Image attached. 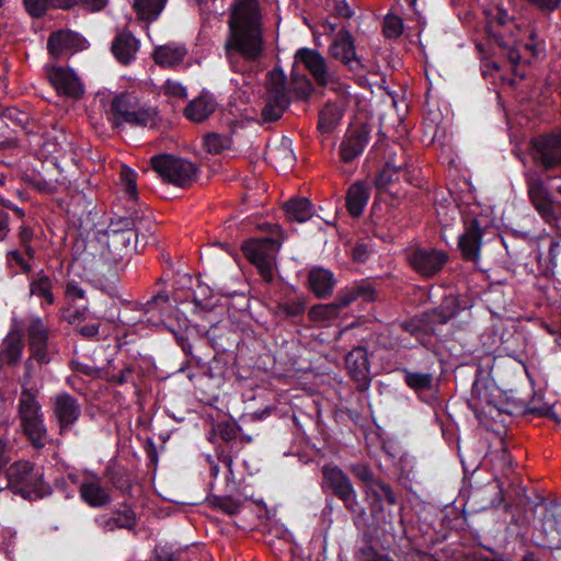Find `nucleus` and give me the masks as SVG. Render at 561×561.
I'll return each mask as SVG.
<instances>
[{"label": "nucleus", "mask_w": 561, "mask_h": 561, "mask_svg": "<svg viewBox=\"0 0 561 561\" xmlns=\"http://www.w3.org/2000/svg\"><path fill=\"white\" fill-rule=\"evenodd\" d=\"M225 51L237 69L239 59L253 64L264 55L262 14L257 0H234L228 21Z\"/></svg>", "instance_id": "nucleus-1"}, {"label": "nucleus", "mask_w": 561, "mask_h": 561, "mask_svg": "<svg viewBox=\"0 0 561 561\" xmlns=\"http://www.w3.org/2000/svg\"><path fill=\"white\" fill-rule=\"evenodd\" d=\"M153 234V222L150 215L140 210H134L129 216L118 217L112 220L106 230V248L110 259L118 263L134 251H139L148 242V237Z\"/></svg>", "instance_id": "nucleus-2"}, {"label": "nucleus", "mask_w": 561, "mask_h": 561, "mask_svg": "<svg viewBox=\"0 0 561 561\" xmlns=\"http://www.w3.org/2000/svg\"><path fill=\"white\" fill-rule=\"evenodd\" d=\"M16 417L21 432L30 445L34 449H43L49 442L48 428L42 405L32 390H21Z\"/></svg>", "instance_id": "nucleus-3"}, {"label": "nucleus", "mask_w": 561, "mask_h": 561, "mask_svg": "<svg viewBox=\"0 0 561 561\" xmlns=\"http://www.w3.org/2000/svg\"><path fill=\"white\" fill-rule=\"evenodd\" d=\"M528 198L541 219L554 225L561 217V203L553 198L542 173L535 169L524 172Z\"/></svg>", "instance_id": "nucleus-4"}, {"label": "nucleus", "mask_w": 561, "mask_h": 561, "mask_svg": "<svg viewBox=\"0 0 561 561\" xmlns=\"http://www.w3.org/2000/svg\"><path fill=\"white\" fill-rule=\"evenodd\" d=\"M502 394L499 387L490 376V371L481 368L477 369L476 378L471 388L468 404L477 417H494L493 412H500Z\"/></svg>", "instance_id": "nucleus-5"}, {"label": "nucleus", "mask_w": 561, "mask_h": 561, "mask_svg": "<svg viewBox=\"0 0 561 561\" xmlns=\"http://www.w3.org/2000/svg\"><path fill=\"white\" fill-rule=\"evenodd\" d=\"M291 103V90L282 69L274 68L266 76L265 105L262 118L265 122L279 119Z\"/></svg>", "instance_id": "nucleus-6"}, {"label": "nucleus", "mask_w": 561, "mask_h": 561, "mask_svg": "<svg viewBox=\"0 0 561 561\" xmlns=\"http://www.w3.org/2000/svg\"><path fill=\"white\" fill-rule=\"evenodd\" d=\"M151 165L164 182L179 187H187L198 178L196 164L172 154L153 156Z\"/></svg>", "instance_id": "nucleus-7"}, {"label": "nucleus", "mask_w": 561, "mask_h": 561, "mask_svg": "<svg viewBox=\"0 0 561 561\" xmlns=\"http://www.w3.org/2000/svg\"><path fill=\"white\" fill-rule=\"evenodd\" d=\"M295 60L304 65L317 85L344 92V84L340 81L336 70L318 50L300 48L295 54Z\"/></svg>", "instance_id": "nucleus-8"}, {"label": "nucleus", "mask_w": 561, "mask_h": 561, "mask_svg": "<svg viewBox=\"0 0 561 561\" xmlns=\"http://www.w3.org/2000/svg\"><path fill=\"white\" fill-rule=\"evenodd\" d=\"M111 115L115 125L123 123L131 126H147L154 122L157 113L153 108L140 104L134 93H121L111 102Z\"/></svg>", "instance_id": "nucleus-9"}, {"label": "nucleus", "mask_w": 561, "mask_h": 561, "mask_svg": "<svg viewBox=\"0 0 561 561\" xmlns=\"http://www.w3.org/2000/svg\"><path fill=\"white\" fill-rule=\"evenodd\" d=\"M279 238L264 237L248 240L242 245L247 259L253 263L265 283L273 280L276 254L280 248Z\"/></svg>", "instance_id": "nucleus-10"}, {"label": "nucleus", "mask_w": 561, "mask_h": 561, "mask_svg": "<svg viewBox=\"0 0 561 561\" xmlns=\"http://www.w3.org/2000/svg\"><path fill=\"white\" fill-rule=\"evenodd\" d=\"M7 476L9 485L23 497H31L33 494L42 497L49 492V486L44 482L43 474L28 461H18L11 465Z\"/></svg>", "instance_id": "nucleus-11"}, {"label": "nucleus", "mask_w": 561, "mask_h": 561, "mask_svg": "<svg viewBox=\"0 0 561 561\" xmlns=\"http://www.w3.org/2000/svg\"><path fill=\"white\" fill-rule=\"evenodd\" d=\"M534 163L545 172L561 169V130L540 135L531 140Z\"/></svg>", "instance_id": "nucleus-12"}, {"label": "nucleus", "mask_w": 561, "mask_h": 561, "mask_svg": "<svg viewBox=\"0 0 561 561\" xmlns=\"http://www.w3.org/2000/svg\"><path fill=\"white\" fill-rule=\"evenodd\" d=\"M322 474L325 484L332 490L333 494L344 503L350 512L358 515L364 513L350 478L341 468L327 465L322 468Z\"/></svg>", "instance_id": "nucleus-13"}, {"label": "nucleus", "mask_w": 561, "mask_h": 561, "mask_svg": "<svg viewBox=\"0 0 561 561\" xmlns=\"http://www.w3.org/2000/svg\"><path fill=\"white\" fill-rule=\"evenodd\" d=\"M46 77L58 95L79 99L84 92V85L79 76L70 68L46 65Z\"/></svg>", "instance_id": "nucleus-14"}, {"label": "nucleus", "mask_w": 561, "mask_h": 561, "mask_svg": "<svg viewBox=\"0 0 561 561\" xmlns=\"http://www.w3.org/2000/svg\"><path fill=\"white\" fill-rule=\"evenodd\" d=\"M53 417L58 425L59 435H65L72 431L75 424L81 415V405L71 394L64 392L54 398Z\"/></svg>", "instance_id": "nucleus-15"}, {"label": "nucleus", "mask_w": 561, "mask_h": 561, "mask_svg": "<svg viewBox=\"0 0 561 561\" xmlns=\"http://www.w3.org/2000/svg\"><path fill=\"white\" fill-rule=\"evenodd\" d=\"M408 261L419 274L431 277L442 271L448 261V255L433 248H417L408 254Z\"/></svg>", "instance_id": "nucleus-16"}, {"label": "nucleus", "mask_w": 561, "mask_h": 561, "mask_svg": "<svg viewBox=\"0 0 561 561\" xmlns=\"http://www.w3.org/2000/svg\"><path fill=\"white\" fill-rule=\"evenodd\" d=\"M83 47L80 35L69 30H58L50 33L47 39V51L55 60L72 55Z\"/></svg>", "instance_id": "nucleus-17"}, {"label": "nucleus", "mask_w": 561, "mask_h": 561, "mask_svg": "<svg viewBox=\"0 0 561 561\" xmlns=\"http://www.w3.org/2000/svg\"><path fill=\"white\" fill-rule=\"evenodd\" d=\"M94 522L104 533H112L117 529H133L136 526L137 517L134 510L124 503L110 514L98 516Z\"/></svg>", "instance_id": "nucleus-18"}, {"label": "nucleus", "mask_w": 561, "mask_h": 561, "mask_svg": "<svg viewBox=\"0 0 561 561\" xmlns=\"http://www.w3.org/2000/svg\"><path fill=\"white\" fill-rule=\"evenodd\" d=\"M170 306L169 296L165 294H157L140 309L141 316L131 319L124 314L119 320L126 324L145 323L147 325H159L162 323L164 311Z\"/></svg>", "instance_id": "nucleus-19"}, {"label": "nucleus", "mask_w": 561, "mask_h": 561, "mask_svg": "<svg viewBox=\"0 0 561 561\" xmlns=\"http://www.w3.org/2000/svg\"><path fill=\"white\" fill-rule=\"evenodd\" d=\"M345 366L351 377L357 382L359 390L369 387L370 369L366 348H353L345 357Z\"/></svg>", "instance_id": "nucleus-20"}, {"label": "nucleus", "mask_w": 561, "mask_h": 561, "mask_svg": "<svg viewBox=\"0 0 561 561\" xmlns=\"http://www.w3.org/2000/svg\"><path fill=\"white\" fill-rule=\"evenodd\" d=\"M330 56L341 60L350 70L360 68V60L356 56L354 42L347 31H340L329 47Z\"/></svg>", "instance_id": "nucleus-21"}, {"label": "nucleus", "mask_w": 561, "mask_h": 561, "mask_svg": "<svg viewBox=\"0 0 561 561\" xmlns=\"http://www.w3.org/2000/svg\"><path fill=\"white\" fill-rule=\"evenodd\" d=\"M369 140V130L359 125L350 129L341 142L340 156L343 162L348 163L362 154Z\"/></svg>", "instance_id": "nucleus-22"}, {"label": "nucleus", "mask_w": 561, "mask_h": 561, "mask_svg": "<svg viewBox=\"0 0 561 561\" xmlns=\"http://www.w3.org/2000/svg\"><path fill=\"white\" fill-rule=\"evenodd\" d=\"M28 350L34 357L44 359L47 352L48 328L39 317H32L26 324Z\"/></svg>", "instance_id": "nucleus-23"}, {"label": "nucleus", "mask_w": 561, "mask_h": 561, "mask_svg": "<svg viewBox=\"0 0 561 561\" xmlns=\"http://www.w3.org/2000/svg\"><path fill=\"white\" fill-rule=\"evenodd\" d=\"M24 350L23 333L13 328L0 346V364L15 366L20 363Z\"/></svg>", "instance_id": "nucleus-24"}, {"label": "nucleus", "mask_w": 561, "mask_h": 561, "mask_svg": "<svg viewBox=\"0 0 561 561\" xmlns=\"http://www.w3.org/2000/svg\"><path fill=\"white\" fill-rule=\"evenodd\" d=\"M364 491L373 512L382 511L385 503L391 506L398 504V497L392 488L379 479L366 485Z\"/></svg>", "instance_id": "nucleus-25"}, {"label": "nucleus", "mask_w": 561, "mask_h": 561, "mask_svg": "<svg viewBox=\"0 0 561 561\" xmlns=\"http://www.w3.org/2000/svg\"><path fill=\"white\" fill-rule=\"evenodd\" d=\"M376 297V293L369 283L362 282L351 287L341 289L335 299L334 305L341 312L342 309L348 307L356 299H363L364 301H373Z\"/></svg>", "instance_id": "nucleus-26"}, {"label": "nucleus", "mask_w": 561, "mask_h": 561, "mask_svg": "<svg viewBox=\"0 0 561 561\" xmlns=\"http://www.w3.org/2000/svg\"><path fill=\"white\" fill-rule=\"evenodd\" d=\"M482 231L477 220L468 224L466 231L459 237V248L468 261H477L480 252Z\"/></svg>", "instance_id": "nucleus-27"}, {"label": "nucleus", "mask_w": 561, "mask_h": 561, "mask_svg": "<svg viewBox=\"0 0 561 561\" xmlns=\"http://www.w3.org/2000/svg\"><path fill=\"white\" fill-rule=\"evenodd\" d=\"M81 500L91 507H103L111 502L108 491L99 480H89L81 483L79 488Z\"/></svg>", "instance_id": "nucleus-28"}, {"label": "nucleus", "mask_w": 561, "mask_h": 561, "mask_svg": "<svg viewBox=\"0 0 561 561\" xmlns=\"http://www.w3.org/2000/svg\"><path fill=\"white\" fill-rule=\"evenodd\" d=\"M308 279L310 289L318 298L324 299L333 293L335 278L329 270L313 267L309 272Z\"/></svg>", "instance_id": "nucleus-29"}, {"label": "nucleus", "mask_w": 561, "mask_h": 561, "mask_svg": "<svg viewBox=\"0 0 561 561\" xmlns=\"http://www.w3.org/2000/svg\"><path fill=\"white\" fill-rule=\"evenodd\" d=\"M187 54V49L183 44L168 43L165 45L158 46L152 56L161 67L171 68L181 64Z\"/></svg>", "instance_id": "nucleus-30"}, {"label": "nucleus", "mask_w": 561, "mask_h": 561, "mask_svg": "<svg viewBox=\"0 0 561 561\" xmlns=\"http://www.w3.org/2000/svg\"><path fill=\"white\" fill-rule=\"evenodd\" d=\"M217 103L209 94H201L185 107L186 117L195 123L207 119L216 110Z\"/></svg>", "instance_id": "nucleus-31"}, {"label": "nucleus", "mask_w": 561, "mask_h": 561, "mask_svg": "<svg viewBox=\"0 0 561 561\" xmlns=\"http://www.w3.org/2000/svg\"><path fill=\"white\" fill-rule=\"evenodd\" d=\"M138 50V41L129 32L119 33L112 43V51L117 60L128 64Z\"/></svg>", "instance_id": "nucleus-32"}, {"label": "nucleus", "mask_w": 561, "mask_h": 561, "mask_svg": "<svg viewBox=\"0 0 561 561\" xmlns=\"http://www.w3.org/2000/svg\"><path fill=\"white\" fill-rule=\"evenodd\" d=\"M30 294L41 299V306H50L55 302L53 280L41 271L30 282Z\"/></svg>", "instance_id": "nucleus-33"}, {"label": "nucleus", "mask_w": 561, "mask_h": 561, "mask_svg": "<svg viewBox=\"0 0 561 561\" xmlns=\"http://www.w3.org/2000/svg\"><path fill=\"white\" fill-rule=\"evenodd\" d=\"M285 215L288 220L306 222L314 213L313 206L305 197L291 198L284 205Z\"/></svg>", "instance_id": "nucleus-34"}, {"label": "nucleus", "mask_w": 561, "mask_h": 561, "mask_svg": "<svg viewBox=\"0 0 561 561\" xmlns=\"http://www.w3.org/2000/svg\"><path fill=\"white\" fill-rule=\"evenodd\" d=\"M369 199L367 187L360 183L353 184L347 192L346 206L353 217H359Z\"/></svg>", "instance_id": "nucleus-35"}, {"label": "nucleus", "mask_w": 561, "mask_h": 561, "mask_svg": "<svg viewBox=\"0 0 561 561\" xmlns=\"http://www.w3.org/2000/svg\"><path fill=\"white\" fill-rule=\"evenodd\" d=\"M343 107L336 103H328L319 113L318 127L322 133H331L341 122Z\"/></svg>", "instance_id": "nucleus-36"}, {"label": "nucleus", "mask_w": 561, "mask_h": 561, "mask_svg": "<svg viewBox=\"0 0 561 561\" xmlns=\"http://www.w3.org/2000/svg\"><path fill=\"white\" fill-rule=\"evenodd\" d=\"M49 360L48 354H44V359H39L38 357H34L33 352H30V356L23 365L24 373L19 380L22 390H31L30 387L33 379L38 375L42 366L48 364Z\"/></svg>", "instance_id": "nucleus-37"}, {"label": "nucleus", "mask_w": 561, "mask_h": 561, "mask_svg": "<svg viewBox=\"0 0 561 561\" xmlns=\"http://www.w3.org/2000/svg\"><path fill=\"white\" fill-rule=\"evenodd\" d=\"M305 311L306 301L302 298L277 301L273 308L274 316L282 320L299 317Z\"/></svg>", "instance_id": "nucleus-38"}, {"label": "nucleus", "mask_w": 561, "mask_h": 561, "mask_svg": "<svg viewBox=\"0 0 561 561\" xmlns=\"http://www.w3.org/2000/svg\"><path fill=\"white\" fill-rule=\"evenodd\" d=\"M404 382L415 392L428 391L433 387V375L430 373L412 371L407 368L402 369Z\"/></svg>", "instance_id": "nucleus-39"}, {"label": "nucleus", "mask_w": 561, "mask_h": 561, "mask_svg": "<svg viewBox=\"0 0 561 561\" xmlns=\"http://www.w3.org/2000/svg\"><path fill=\"white\" fill-rule=\"evenodd\" d=\"M165 3L167 0H135L133 7L140 19L152 21L160 15Z\"/></svg>", "instance_id": "nucleus-40"}, {"label": "nucleus", "mask_w": 561, "mask_h": 561, "mask_svg": "<svg viewBox=\"0 0 561 561\" xmlns=\"http://www.w3.org/2000/svg\"><path fill=\"white\" fill-rule=\"evenodd\" d=\"M204 147L211 154H220L231 147V137L218 133H209L204 137Z\"/></svg>", "instance_id": "nucleus-41"}, {"label": "nucleus", "mask_w": 561, "mask_h": 561, "mask_svg": "<svg viewBox=\"0 0 561 561\" xmlns=\"http://www.w3.org/2000/svg\"><path fill=\"white\" fill-rule=\"evenodd\" d=\"M404 170V164H396L388 161L376 179V185L385 188L394 181L399 180V173Z\"/></svg>", "instance_id": "nucleus-42"}, {"label": "nucleus", "mask_w": 561, "mask_h": 561, "mask_svg": "<svg viewBox=\"0 0 561 561\" xmlns=\"http://www.w3.org/2000/svg\"><path fill=\"white\" fill-rule=\"evenodd\" d=\"M340 311L336 309L334 302L316 305L309 311V318L312 321H327L336 318Z\"/></svg>", "instance_id": "nucleus-43"}, {"label": "nucleus", "mask_w": 561, "mask_h": 561, "mask_svg": "<svg viewBox=\"0 0 561 561\" xmlns=\"http://www.w3.org/2000/svg\"><path fill=\"white\" fill-rule=\"evenodd\" d=\"M291 91L295 92L299 99H307L314 91L312 81L307 76H295L293 77Z\"/></svg>", "instance_id": "nucleus-44"}, {"label": "nucleus", "mask_w": 561, "mask_h": 561, "mask_svg": "<svg viewBox=\"0 0 561 561\" xmlns=\"http://www.w3.org/2000/svg\"><path fill=\"white\" fill-rule=\"evenodd\" d=\"M121 182L124 186L126 194L129 196L131 202L136 201L137 197V185H136V174L133 170L123 167L121 172Z\"/></svg>", "instance_id": "nucleus-45"}, {"label": "nucleus", "mask_w": 561, "mask_h": 561, "mask_svg": "<svg viewBox=\"0 0 561 561\" xmlns=\"http://www.w3.org/2000/svg\"><path fill=\"white\" fill-rule=\"evenodd\" d=\"M403 32V22L401 18L388 14L383 21V34L388 38H398Z\"/></svg>", "instance_id": "nucleus-46"}, {"label": "nucleus", "mask_w": 561, "mask_h": 561, "mask_svg": "<svg viewBox=\"0 0 561 561\" xmlns=\"http://www.w3.org/2000/svg\"><path fill=\"white\" fill-rule=\"evenodd\" d=\"M213 504L215 507L219 508L228 515L238 514L242 507V502L240 500H236L230 496L215 497L213 500Z\"/></svg>", "instance_id": "nucleus-47"}, {"label": "nucleus", "mask_w": 561, "mask_h": 561, "mask_svg": "<svg viewBox=\"0 0 561 561\" xmlns=\"http://www.w3.org/2000/svg\"><path fill=\"white\" fill-rule=\"evenodd\" d=\"M54 0H24L27 12L35 18L44 15V13L54 7Z\"/></svg>", "instance_id": "nucleus-48"}, {"label": "nucleus", "mask_w": 561, "mask_h": 561, "mask_svg": "<svg viewBox=\"0 0 561 561\" xmlns=\"http://www.w3.org/2000/svg\"><path fill=\"white\" fill-rule=\"evenodd\" d=\"M350 471L365 483V486L371 484L377 479L374 477L371 469L365 463H354L350 466Z\"/></svg>", "instance_id": "nucleus-49"}, {"label": "nucleus", "mask_w": 561, "mask_h": 561, "mask_svg": "<svg viewBox=\"0 0 561 561\" xmlns=\"http://www.w3.org/2000/svg\"><path fill=\"white\" fill-rule=\"evenodd\" d=\"M33 239V231L28 227H21L19 232V240L22 249L26 253V255L32 259L35 254V250L31 245V241Z\"/></svg>", "instance_id": "nucleus-50"}, {"label": "nucleus", "mask_w": 561, "mask_h": 561, "mask_svg": "<svg viewBox=\"0 0 561 561\" xmlns=\"http://www.w3.org/2000/svg\"><path fill=\"white\" fill-rule=\"evenodd\" d=\"M356 561H385V559L373 547L366 546L358 550Z\"/></svg>", "instance_id": "nucleus-51"}, {"label": "nucleus", "mask_w": 561, "mask_h": 561, "mask_svg": "<svg viewBox=\"0 0 561 561\" xmlns=\"http://www.w3.org/2000/svg\"><path fill=\"white\" fill-rule=\"evenodd\" d=\"M178 557L172 551L170 547L167 546H158L154 549V560L153 561H176Z\"/></svg>", "instance_id": "nucleus-52"}, {"label": "nucleus", "mask_w": 561, "mask_h": 561, "mask_svg": "<svg viewBox=\"0 0 561 561\" xmlns=\"http://www.w3.org/2000/svg\"><path fill=\"white\" fill-rule=\"evenodd\" d=\"M134 369L131 366H126L121 373L113 374L110 377V381L117 385H123L129 382L131 379V375Z\"/></svg>", "instance_id": "nucleus-53"}, {"label": "nucleus", "mask_w": 561, "mask_h": 561, "mask_svg": "<svg viewBox=\"0 0 561 561\" xmlns=\"http://www.w3.org/2000/svg\"><path fill=\"white\" fill-rule=\"evenodd\" d=\"M165 91L168 94L176 98H186V89L181 83L167 81Z\"/></svg>", "instance_id": "nucleus-54"}, {"label": "nucleus", "mask_w": 561, "mask_h": 561, "mask_svg": "<svg viewBox=\"0 0 561 561\" xmlns=\"http://www.w3.org/2000/svg\"><path fill=\"white\" fill-rule=\"evenodd\" d=\"M530 3H533L535 7H537L541 11L551 12L554 11L561 0H528Z\"/></svg>", "instance_id": "nucleus-55"}, {"label": "nucleus", "mask_w": 561, "mask_h": 561, "mask_svg": "<svg viewBox=\"0 0 561 561\" xmlns=\"http://www.w3.org/2000/svg\"><path fill=\"white\" fill-rule=\"evenodd\" d=\"M9 257L16 262L21 268L25 273H30L32 270V266L28 264V262L23 257L22 253L19 250H13L9 252Z\"/></svg>", "instance_id": "nucleus-56"}, {"label": "nucleus", "mask_w": 561, "mask_h": 561, "mask_svg": "<svg viewBox=\"0 0 561 561\" xmlns=\"http://www.w3.org/2000/svg\"><path fill=\"white\" fill-rule=\"evenodd\" d=\"M369 250L364 243H358L353 248V259L357 262H365L368 257Z\"/></svg>", "instance_id": "nucleus-57"}, {"label": "nucleus", "mask_w": 561, "mask_h": 561, "mask_svg": "<svg viewBox=\"0 0 561 561\" xmlns=\"http://www.w3.org/2000/svg\"><path fill=\"white\" fill-rule=\"evenodd\" d=\"M335 13L339 16L350 19L353 15V11L345 0H339L334 5Z\"/></svg>", "instance_id": "nucleus-58"}, {"label": "nucleus", "mask_w": 561, "mask_h": 561, "mask_svg": "<svg viewBox=\"0 0 561 561\" xmlns=\"http://www.w3.org/2000/svg\"><path fill=\"white\" fill-rule=\"evenodd\" d=\"M66 295L72 298H84V290L76 282H69L66 286Z\"/></svg>", "instance_id": "nucleus-59"}, {"label": "nucleus", "mask_w": 561, "mask_h": 561, "mask_svg": "<svg viewBox=\"0 0 561 561\" xmlns=\"http://www.w3.org/2000/svg\"><path fill=\"white\" fill-rule=\"evenodd\" d=\"M10 231L9 214L0 209V240H4Z\"/></svg>", "instance_id": "nucleus-60"}, {"label": "nucleus", "mask_w": 561, "mask_h": 561, "mask_svg": "<svg viewBox=\"0 0 561 561\" xmlns=\"http://www.w3.org/2000/svg\"><path fill=\"white\" fill-rule=\"evenodd\" d=\"M99 328L96 323L85 324L79 329V332L84 337H94L99 334Z\"/></svg>", "instance_id": "nucleus-61"}, {"label": "nucleus", "mask_w": 561, "mask_h": 561, "mask_svg": "<svg viewBox=\"0 0 561 561\" xmlns=\"http://www.w3.org/2000/svg\"><path fill=\"white\" fill-rule=\"evenodd\" d=\"M172 333L174 334V337H175L178 344L183 350V352H185L186 354H191L192 353V346H191L187 337L183 333H179V332H175V331H172Z\"/></svg>", "instance_id": "nucleus-62"}, {"label": "nucleus", "mask_w": 561, "mask_h": 561, "mask_svg": "<svg viewBox=\"0 0 561 561\" xmlns=\"http://www.w3.org/2000/svg\"><path fill=\"white\" fill-rule=\"evenodd\" d=\"M81 1H82L83 5L92 12L102 10L107 3V0H81Z\"/></svg>", "instance_id": "nucleus-63"}, {"label": "nucleus", "mask_w": 561, "mask_h": 561, "mask_svg": "<svg viewBox=\"0 0 561 561\" xmlns=\"http://www.w3.org/2000/svg\"><path fill=\"white\" fill-rule=\"evenodd\" d=\"M504 50H505L507 59L512 64L516 65L519 61V58H520L519 57V53H518V50L515 47L507 45V46L504 47Z\"/></svg>", "instance_id": "nucleus-64"}]
</instances>
